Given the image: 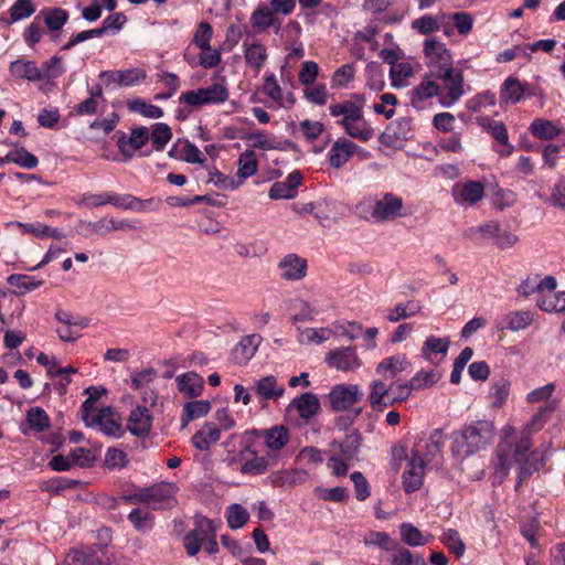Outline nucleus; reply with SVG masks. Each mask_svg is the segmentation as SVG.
Wrapping results in <instances>:
<instances>
[{
	"label": "nucleus",
	"mask_w": 565,
	"mask_h": 565,
	"mask_svg": "<svg viewBox=\"0 0 565 565\" xmlns=\"http://www.w3.org/2000/svg\"><path fill=\"white\" fill-rule=\"evenodd\" d=\"M494 426L489 420H476L451 435V454L460 460L486 449L493 440Z\"/></svg>",
	"instance_id": "obj_1"
},
{
	"label": "nucleus",
	"mask_w": 565,
	"mask_h": 565,
	"mask_svg": "<svg viewBox=\"0 0 565 565\" xmlns=\"http://www.w3.org/2000/svg\"><path fill=\"white\" fill-rule=\"evenodd\" d=\"M444 434L441 429H434L427 439H419L413 448H419V460L431 468L443 465Z\"/></svg>",
	"instance_id": "obj_2"
},
{
	"label": "nucleus",
	"mask_w": 565,
	"mask_h": 565,
	"mask_svg": "<svg viewBox=\"0 0 565 565\" xmlns=\"http://www.w3.org/2000/svg\"><path fill=\"white\" fill-rule=\"evenodd\" d=\"M194 524L195 527L188 532L183 539L184 548L190 556L196 555L206 539L216 534L215 523L203 515H195Z\"/></svg>",
	"instance_id": "obj_3"
},
{
	"label": "nucleus",
	"mask_w": 565,
	"mask_h": 565,
	"mask_svg": "<svg viewBox=\"0 0 565 565\" xmlns=\"http://www.w3.org/2000/svg\"><path fill=\"white\" fill-rule=\"evenodd\" d=\"M404 201L401 196L386 192L374 201L372 217L377 222H391L403 216Z\"/></svg>",
	"instance_id": "obj_4"
},
{
	"label": "nucleus",
	"mask_w": 565,
	"mask_h": 565,
	"mask_svg": "<svg viewBox=\"0 0 565 565\" xmlns=\"http://www.w3.org/2000/svg\"><path fill=\"white\" fill-rule=\"evenodd\" d=\"M431 76L436 79H440L444 84V88L447 92L448 102H443L444 106L449 107L454 103L458 102L463 95V75L458 68L450 67L446 70H439L438 73H431Z\"/></svg>",
	"instance_id": "obj_5"
},
{
	"label": "nucleus",
	"mask_w": 565,
	"mask_h": 565,
	"mask_svg": "<svg viewBox=\"0 0 565 565\" xmlns=\"http://www.w3.org/2000/svg\"><path fill=\"white\" fill-rule=\"evenodd\" d=\"M424 54L427 60L429 72L438 73L439 70L452 67L450 52L445 44L436 39H426L424 42Z\"/></svg>",
	"instance_id": "obj_6"
},
{
	"label": "nucleus",
	"mask_w": 565,
	"mask_h": 565,
	"mask_svg": "<svg viewBox=\"0 0 565 565\" xmlns=\"http://www.w3.org/2000/svg\"><path fill=\"white\" fill-rule=\"evenodd\" d=\"M420 454L419 448H412V457L403 473V486L407 493L415 492L423 486L426 465L419 460Z\"/></svg>",
	"instance_id": "obj_7"
},
{
	"label": "nucleus",
	"mask_w": 565,
	"mask_h": 565,
	"mask_svg": "<svg viewBox=\"0 0 565 565\" xmlns=\"http://www.w3.org/2000/svg\"><path fill=\"white\" fill-rule=\"evenodd\" d=\"M451 196L458 205H475L484 196V185L479 181L456 183L451 188Z\"/></svg>",
	"instance_id": "obj_8"
},
{
	"label": "nucleus",
	"mask_w": 565,
	"mask_h": 565,
	"mask_svg": "<svg viewBox=\"0 0 565 565\" xmlns=\"http://www.w3.org/2000/svg\"><path fill=\"white\" fill-rule=\"evenodd\" d=\"M326 362L331 367L345 372L358 370L362 365L355 347L331 350L326 356Z\"/></svg>",
	"instance_id": "obj_9"
},
{
	"label": "nucleus",
	"mask_w": 565,
	"mask_h": 565,
	"mask_svg": "<svg viewBox=\"0 0 565 565\" xmlns=\"http://www.w3.org/2000/svg\"><path fill=\"white\" fill-rule=\"evenodd\" d=\"M329 396L332 409L339 412L349 409L358 403L362 393L358 385L340 384L332 388Z\"/></svg>",
	"instance_id": "obj_10"
},
{
	"label": "nucleus",
	"mask_w": 565,
	"mask_h": 565,
	"mask_svg": "<svg viewBox=\"0 0 565 565\" xmlns=\"http://www.w3.org/2000/svg\"><path fill=\"white\" fill-rule=\"evenodd\" d=\"M534 321V313L530 310L510 311L495 320L498 331L518 332L526 329Z\"/></svg>",
	"instance_id": "obj_11"
},
{
	"label": "nucleus",
	"mask_w": 565,
	"mask_h": 565,
	"mask_svg": "<svg viewBox=\"0 0 565 565\" xmlns=\"http://www.w3.org/2000/svg\"><path fill=\"white\" fill-rule=\"evenodd\" d=\"M152 426V415L147 406H136L127 420V428L131 435L143 438L149 435Z\"/></svg>",
	"instance_id": "obj_12"
},
{
	"label": "nucleus",
	"mask_w": 565,
	"mask_h": 565,
	"mask_svg": "<svg viewBox=\"0 0 565 565\" xmlns=\"http://www.w3.org/2000/svg\"><path fill=\"white\" fill-rule=\"evenodd\" d=\"M98 426L100 431L107 436L119 437L122 434L118 415L111 407H104L92 417L90 427Z\"/></svg>",
	"instance_id": "obj_13"
},
{
	"label": "nucleus",
	"mask_w": 565,
	"mask_h": 565,
	"mask_svg": "<svg viewBox=\"0 0 565 565\" xmlns=\"http://www.w3.org/2000/svg\"><path fill=\"white\" fill-rule=\"evenodd\" d=\"M533 93L527 89V85L518 78L508 77L500 88V105L516 104L525 96H532Z\"/></svg>",
	"instance_id": "obj_14"
},
{
	"label": "nucleus",
	"mask_w": 565,
	"mask_h": 565,
	"mask_svg": "<svg viewBox=\"0 0 565 565\" xmlns=\"http://www.w3.org/2000/svg\"><path fill=\"white\" fill-rule=\"evenodd\" d=\"M258 438L264 439V444L271 451L281 450L289 441V429L282 425H275L268 429L254 430Z\"/></svg>",
	"instance_id": "obj_15"
},
{
	"label": "nucleus",
	"mask_w": 565,
	"mask_h": 565,
	"mask_svg": "<svg viewBox=\"0 0 565 565\" xmlns=\"http://www.w3.org/2000/svg\"><path fill=\"white\" fill-rule=\"evenodd\" d=\"M175 383L179 393L188 399L201 396L204 388L203 377L193 371L178 375Z\"/></svg>",
	"instance_id": "obj_16"
},
{
	"label": "nucleus",
	"mask_w": 565,
	"mask_h": 565,
	"mask_svg": "<svg viewBox=\"0 0 565 565\" xmlns=\"http://www.w3.org/2000/svg\"><path fill=\"white\" fill-rule=\"evenodd\" d=\"M411 363L405 354H395L383 359L376 365V373L384 380H396V376L409 367Z\"/></svg>",
	"instance_id": "obj_17"
},
{
	"label": "nucleus",
	"mask_w": 565,
	"mask_h": 565,
	"mask_svg": "<svg viewBox=\"0 0 565 565\" xmlns=\"http://www.w3.org/2000/svg\"><path fill=\"white\" fill-rule=\"evenodd\" d=\"M177 491L178 488L172 482H160L148 487L149 507L156 510L170 505Z\"/></svg>",
	"instance_id": "obj_18"
},
{
	"label": "nucleus",
	"mask_w": 565,
	"mask_h": 565,
	"mask_svg": "<svg viewBox=\"0 0 565 565\" xmlns=\"http://www.w3.org/2000/svg\"><path fill=\"white\" fill-rule=\"evenodd\" d=\"M105 553L102 548L85 547L67 554L65 565H109L104 561Z\"/></svg>",
	"instance_id": "obj_19"
},
{
	"label": "nucleus",
	"mask_w": 565,
	"mask_h": 565,
	"mask_svg": "<svg viewBox=\"0 0 565 565\" xmlns=\"http://www.w3.org/2000/svg\"><path fill=\"white\" fill-rule=\"evenodd\" d=\"M280 277L285 280H300L306 276L307 262L296 254H288L279 262Z\"/></svg>",
	"instance_id": "obj_20"
},
{
	"label": "nucleus",
	"mask_w": 565,
	"mask_h": 565,
	"mask_svg": "<svg viewBox=\"0 0 565 565\" xmlns=\"http://www.w3.org/2000/svg\"><path fill=\"white\" fill-rule=\"evenodd\" d=\"M149 140V131L146 127H138L132 129L129 137L121 136L118 141L120 152L130 158L135 151L141 149Z\"/></svg>",
	"instance_id": "obj_21"
},
{
	"label": "nucleus",
	"mask_w": 565,
	"mask_h": 565,
	"mask_svg": "<svg viewBox=\"0 0 565 565\" xmlns=\"http://www.w3.org/2000/svg\"><path fill=\"white\" fill-rule=\"evenodd\" d=\"M358 146L345 138H339L329 151V162L334 169L342 168L356 151Z\"/></svg>",
	"instance_id": "obj_22"
},
{
	"label": "nucleus",
	"mask_w": 565,
	"mask_h": 565,
	"mask_svg": "<svg viewBox=\"0 0 565 565\" xmlns=\"http://www.w3.org/2000/svg\"><path fill=\"white\" fill-rule=\"evenodd\" d=\"M386 381L387 380L382 377L380 380L372 381L370 384L369 402L374 411L382 412L390 407L388 401L391 399V383L387 384Z\"/></svg>",
	"instance_id": "obj_23"
},
{
	"label": "nucleus",
	"mask_w": 565,
	"mask_h": 565,
	"mask_svg": "<svg viewBox=\"0 0 565 565\" xmlns=\"http://www.w3.org/2000/svg\"><path fill=\"white\" fill-rule=\"evenodd\" d=\"M255 392L262 399L277 401L284 395L285 387L278 384L274 375H267L255 382Z\"/></svg>",
	"instance_id": "obj_24"
},
{
	"label": "nucleus",
	"mask_w": 565,
	"mask_h": 565,
	"mask_svg": "<svg viewBox=\"0 0 565 565\" xmlns=\"http://www.w3.org/2000/svg\"><path fill=\"white\" fill-rule=\"evenodd\" d=\"M262 338L258 334L244 337L233 350V359L237 364H245L256 353Z\"/></svg>",
	"instance_id": "obj_25"
},
{
	"label": "nucleus",
	"mask_w": 565,
	"mask_h": 565,
	"mask_svg": "<svg viewBox=\"0 0 565 565\" xmlns=\"http://www.w3.org/2000/svg\"><path fill=\"white\" fill-rule=\"evenodd\" d=\"M361 436L358 431H352L345 435L342 441L333 440L330 444L332 451L340 454L344 459L352 460L356 457L360 446H361Z\"/></svg>",
	"instance_id": "obj_26"
},
{
	"label": "nucleus",
	"mask_w": 565,
	"mask_h": 565,
	"mask_svg": "<svg viewBox=\"0 0 565 565\" xmlns=\"http://www.w3.org/2000/svg\"><path fill=\"white\" fill-rule=\"evenodd\" d=\"M329 111L332 117L342 116L338 124L352 120H362L363 115L362 106L356 105L352 100H343L338 104H331L329 106Z\"/></svg>",
	"instance_id": "obj_27"
},
{
	"label": "nucleus",
	"mask_w": 565,
	"mask_h": 565,
	"mask_svg": "<svg viewBox=\"0 0 565 565\" xmlns=\"http://www.w3.org/2000/svg\"><path fill=\"white\" fill-rule=\"evenodd\" d=\"M246 451L250 452L253 455V458L247 459L244 463H242L239 471L243 475H263L275 461L274 455L268 454L266 456L258 457L256 456V452L254 450H250V448H246Z\"/></svg>",
	"instance_id": "obj_28"
},
{
	"label": "nucleus",
	"mask_w": 565,
	"mask_h": 565,
	"mask_svg": "<svg viewBox=\"0 0 565 565\" xmlns=\"http://www.w3.org/2000/svg\"><path fill=\"white\" fill-rule=\"evenodd\" d=\"M221 437V431L211 423H205L202 429L192 436V444L199 450H209Z\"/></svg>",
	"instance_id": "obj_29"
},
{
	"label": "nucleus",
	"mask_w": 565,
	"mask_h": 565,
	"mask_svg": "<svg viewBox=\"0 0 565 565\" xmlns=\"http://www.w3.org/2000/svg\"><path fill=\"white\" fill-rule=\"evenodd\" d=\"M290 406L297 409L301 418L310 419L319 412L320 402L313 393L307 392L295 398Z\"/></svg>",
	"instance_id": "obj_30"
},
{
	"label": "nucleus",
	"mask_w": 565,
	"mask_h": 565,
	"mask_svg": "<svg viewBox=\"0 0 565 565\" xmlns=\"http://www.w3.org/2000/svg\"><path fill=\"white\" fill-rule=\"evenodd\" d=\"M244 56L248 66L259 72L265 65L268 54L265 45L262 43H247L244 42Z\"/></svg>",
	"instance_id": "obj_31"
},
{
	"label": "nucleus",
	"mask_w": 565,
	"mask_h": 565,
	"mask_svg": "<svg viewBox=\"0 0 565 565\" xmlns=\"http://www.w3.org/2000/svg\"><path fill=\"white\" fill-rule=\"evenodd\" d=\"M211 403L206 399L191 401L183 405L182 409V427H185L191 420L207 415L211 411Z\"/></svg>",
	"instance_id": "obj_32"
},
{
	"label": "nucleus",
	"mask_w": 565,
	"mask_h": 565,
	"mask_svg": "<svg viewBox=\"0 0 565 565\" xmlns=\"http://www.w3.org/2000/svg\"><path fill=\"white\" fill-rule=\"evenodd\" d=\"M6 162H13L24 169H34L39 160L33 153L21 147L10 150L3 159H0V167Z\"/></svg>",
	"instance_id": "obj_33"
},
{
	"label": "nucleus",
	"mask_w": 565,
	"mask_h": 565,
	"mask_svg": "<svg viewBox=\"0 0 565 565\" xmlns=\"http://www.w3.org/2000/svg\"><path fill=\"white\" fill-rule=\"evenodd\" d=\"M10 72L20 78H25L32 82H40L41 72L40 67L33 61H14L10 65Z\"/></svg>",
	"instance_id": "obj_34"
},
{
	"label": "nucleus",
	"mask_w": 565,
	"mask_h": 565,
	"mask_svg": "<svg viewBox=\"0 0 565 565\" xmlns=\"http://www.w3.org/2000/svg\"><path fill=\"white\" fill-rule=\"evenodd\" d=\"M435 77L431 76V72L425 75L424 79L418 84L412 92V102L425 100L431 98L439 93V85L435 82Z\"/></svg>",
	"instance_id": "obj_35"
},
{
	"label": "nucleus",
	"mask_w": 565,
	"mask_h": 565,
	"mask_svg": "<svg viewBox=\"0 0 565 565\" xmlns=\"http://www.w3.org/2000/svg\"><path fill=\"white\" fill-rule=\"evenodd\" d=\"M399 534L402 541L412 546H423L429 542L430 535L425 536L419 529L412 523H402L399 525Z\"/></svg>",
	"instance_id": "obj_36"
},
{
	"label": "nucleus",
	"mask_w": 565,
	"mask_h": 565,
	"mask_svg": "<svg viewBox=\"0 0 565 565\" xmlns=\"http://www.w3.org/2000/svg\"><path fill=\"white\" fill-rule=\"evenodd\" d=\"M547 459V451L536 449L532 451L525 459L524 463L521 467L520 471V480L527 478L534 471H537L540 468L544 467L545 461Z\"/></svg>",
	"instance_id": "obj_37"
},
{
	"label": "nucleus",
	"mask_w": 565,
	"mask_h": 565,
	"mask_svg": "<svg viewBox=\"0 0 565 565\" xmlns=\"http://www.w3.org/2000/svg\"><path fill=\"white\" fill-rule=\"evenodd\" d=\"M510 463V445L507 443H500L497 447V458L493 463L495 477L503 480L509 473Z\"/></svg>",
	"instance_id": "obj_38"
},
{
	"label": "nucleus",
	"mask_w": 565,
	"mask_h": 565,
	"mask_svg": "<svg viewBox=\"0 0 565 565\" xmlns=\"http://www.w3.org/2000/svg\"><path fill=\"white\" fill-rule=\"evenodd\" d=\"M257 167L255 152L253 150H245L238 158L237 177L239 182L237 184H242L245 179L254 175L257 172Z\"/></svg>",
	"instance_id": "obj_39"
},
{
	"label": "nucleus",
	"mask_w": 565,
	"mask_h": 565,
	"mask_svg": "<svg viewBox=\"0 0 565 565\" xmlns=\"http://www.w3.org/2000/svg\"><path fill=\"white\" fill-rule=\"evenodd\" d=\"M339 125L344 129L345 134H348L352 138L360 139L362 141H367L373 136V129L369 127L367 122L362 117V120H352L348 122H339Z\"/></svg>",
	"instance_id": "obj_40"
},
{
	"label": "nucleus",
	"mask_w": 565,
	"mask_h": 565,
	"mask_svg": "<svg viewBox=\"0 0 565 565\" xmlns=\"http://www.w3.org/2000/svg\"><path fill=\"white\" fill-rule=\"evenodd\" d=\"M110 77L120 86L129 87L141 83L146 78V73L140 68H134L111 73Z\"/></svg>",
	"instance_id": "obj_41"
},
{
	"label": "nucleus",
	"mask_w": 565,
	"mask_h": 565,
	"mask_svg": "<svg viewBox=\"0 0 565 565\" xmlns=\"http://www.w3.org/2000/svg\"><path fill=\"white\" fill-rule=\"evenodd\" d=\"M149 138L151 139L153 148L157 151H161L172 138L171 128L167 124H154L151 134H149Z\"/></svg>",
	"instance_id": "obj_42"
},
{
	"label": "nucleus",
	"mask_w": 565,
	"mask_h": 565,
	"mask_svg": "<svg viewBox=\"0 0 565 565\" xmlns=\"http://www.w3.org/2000/svg\"><path fill=\"white\" fill-rule=\"evenodd\" d=\"M44 22L49 30L58 31L68 20V13L61 8L45 9L42 11Z\"/></svg>",
	"instance_id": "obj_43"
},
{
	"label": "nucleus",
	"mask_w": 565,
	"mask_h": 565,
	"mask_svg": "<svg viewBox=\"0 0 565 565\" xmlns=\"http://www.w3.org/2000/svg\"><path fill=\"white\" fill-rule=\"evenodd\" d=\"M511 383L505 377H500L493 382L490 388V397L494 407H501L510 393Z\"/></svg>",
	"instance_id": "obj_44"
},
{
	"label": "nucleus",
	"mask_w": 565,
	"mask_h": 565,
	"mask_svg": "<svg viewBox=\"0 0 565 565\" xmlns=\"http://www.w3.org/2000/svg\"><path fill=\"white\" fill-rule=\"evenodd\" d=\"M537 306L546 312H565V291L542 297Z\"/></svg>",
	"instance_id": "obj_45"
},
{
	"label": "nucleus",
	"mask_w": 565,
	"mask_h": 565,
	"mask_svg": "<svg viewBox=\"0 0 565 565\" xmlns=\"http://www.w3.org/2000/svg\"><path fill=\"white\" fill-rule=\"evenodd\" d=\"M530 130L534 137L542 140L554 139L559 134V130L553 125V122L544 119H535L531 124Z\"/></svg>",
	"instance_id": "obj_46"
},
{
	"label": "nucleus",
	"mask_w": 565,
	"mask_h": 565,
	"mask_svg": "<svg viewBox=\"0 0 565 565\" xmlns=\"http://www.w3.org/2000/svg\"><path fill=\"white\" fill-rule=\"evenodd\" d=\"M390 391L391 399L388 401V404L390 406H393L405 402L411 396L413 387L411 386L409 381L402 382L399 380H393L391 381Z\"/></svg>",
	"instance_id": "obj_47"
},
{
	"label": "nucleus",
	"mask_w": 565,
	"mask_h": 565,
	"mask_svg": "<svg viewBox=\"0 0 565 565\" xmlns=\"http://www.w3.org/2000/svg\"><path fill=\"white\" fill-rule=\"evenodd\" d=\"M245 140L250 147L260 150H276L281 149L280 143L270 139L265 131H256L246 135Z\"/></svg>",
	"instance_id": "obj_48"
},
{
	"label": "nucleus",
	"mask_w": 565,
	"mask_h": 565,
	"mask_svg": "<svg viewBox=\"0 0 565 565\" xmlns=\"http://www.w3.org/2000/svg\"><path fill=\"white\" fill-rule=\"evenodd\" d=\"M41 79H55L60 77L64 72L65 67L61 56L54 55L50 60L45 61L40 67Z\"/></svg>",
	"instance_id": "obj_49"
},
{
	"label": "nucleus",
	"mask_w": 565,
	"mask_h": 565,
	"mask_svg": "<svg viewBox=\"0 0 565 565\" xmlns=\"http://www.w3.org/2000/svg\"><path fill=\"white\" fill-rule=\"evenodd\" d=\"M26 422L31 429L44 431L50 426V418L41 407H31L26 414Z\"/></svg>",
	"instance_id": "obj_50"
},
{
	"label": "nucleus",
	"mask_w": 565,
	"mask_h": 565,
	"mask_svg": "<svg viewBox=\"0 0 565 565\" xmlns=\"http://www.w3.org/2000/svg\"><path fill=\"white\" fill-rule=\"evenodd\" d=\"M420 310V307L414 301L406 303H398L393 309L388 310L387 320L391 322H398L402 319L413 317Z\"/></svg>",
	"instance_id": "obj_51"
},
{
	"label": "nucleus",
	"mask_w": 565,
	"mask_h": 565,
	"mask_svg": "<svg viewBox=\"0 0 565 565\" xmlns=\"http://www.w3.org/2000/svg\"><path fill=\"white\" fill-rule=\"evenodd\" d=\"M109 204L124 210H141V201L131 194L107 193Z\"/></svg>",
	"instance_id": "obj_52"
},
{
	"label": "nucleus",
	"mask_w": 565,
	"mask_h": 565,
	"mask_svg": "<svg viewBox=\"0 0 565 565\" xmlns=\"http://www.w3.org/2000/svg\"><path fill=\"white\" fill-rule=\"evenodd\" d=\"M227 524L231 529L237 530L243 527L249 520L248 512L239 504H232L227 508Z\"/></svg>",
	"instance_id": "obj_53"
},
{
	"label": "nucleus",
	"mask_w": 565,
	"mask_h": 565,
	"mask_svg": "<svg viewBox=\"0 0 565 565\" xmlns=\"http://www.w3.org/2000/svg\"><path fill=\"white\" fill-rule=\"evenodd\" d=\"M481 125L502 146H508L509 135L507 127L502 121L491 120L490 118H481Z\"/></svg>",
	"instance_id": "obj_54"
},
{
	"label": "nucleus",
	"mask_w": 565,
	"mask_h": 565,
	"mask_svg": "<svg viewBox=\"0 0 565 565\" xmlns=\"http://www.w3.org/2000/svg\"><path fill=\"white\" fill-rule=\"evenodd\" d=\"M441 542L450 552L456 554L457 557L462 556L466 551V545L460 539L457 530L449 529L444 532L441 535Z\"/></svg>",
	"instance_id": "obj_55"
},
{
	"label": "nucleus",
	"mask_w": 565,
	"mask_h": 565,
	"mask_svg": "<svg viewBox=\"0 0 565 565\" xmlns=\"http://www.w3.org/2000/svg\"><path fill=\"white\" fill-rule=\"evenodd\" d=\"M546 203L559 210H565V177H561L550 189Z\"/></svg>",
	"instance_id": "obj_56"
},
{
	"label": "nucleus",
	"mask_w": 565,
	"mask_h": 565,
	"mask_svg": "<svg viewBox=\"0 0 565 565\" xmlns=\"http://www.w3.org/2000/svg\"><path fill=\"white\" fill-rule=\"evenodd\" d=\"M128 108L131 111L141 114L143 117L158 119L163 116V110L152 104H147L141 99H134L128 103Z\"/></svg>",
	"instance_id": "obj_57"
},
{
	"label": "nucleus",
	"mask_w": 565,
	"mask_h": 565,
	"mask_svg": "<svg viewBox=\"0 0 565 565\" xmlns=\"http://www.w3.org/2000/svg\"><path fill=\"white\" fill-rule=\"evenodd\" d=\"M7 281L9 285L21 289L23 292L32 291L43 284L42 280L35 279L33 276L20 274L10 275Z\"/></svg>",
	"instance_id": "obj_58"
},
{
	"label": "nucleus",
	"mask_w": 565,
	"mask_h": 565,
	"mask_svg": "<svg viewBox=\"0 0 565 565\" xmlns=\"http://www.w3.org/2000/svg\"><path fill=\"white\" fill-rule=\"evenodd\" d=\"M317 498L324 501L332 502H344L348 500V491L344 487H334L331 489L323 488L318 486L313 490Z\"/></svg>",
	"instance_id": "obj_59"
},
{
	"label": "nucleus",
	"mask_w": 565,
	"mask_h": 565,
	"mask_svg": "<svg viewBox=\"0 0 565 565\" xmlns=\"http://www.w3.org/2000/svg\"><path fill=\"white\" fill-rule=\"evenodd\" d=\"M412 29L418 33L427 35L440 29V21L434 15H423L412 21Z\"/></svg>",
	"instance_id": "obj_60"
},
{
	"label": "nucleus",
	"mask_w": 565,
	"mask_h": 565,
	"mask_svg": "<svg viewBox=\"0 0 565 565\" xmlns=\"http://www.w3.org/2000/svg\"><path fill=\"white\" fill-rule=\"evenodd\" d=\"M390 75L394 87H403L404 81L413 75V66L408 62H399L391 66Z\"/></svg>",
	"instance_id": "obj_61"
},
{
	"label": "nucleus",
	"mask_w": 565,
	"mask_h": 565,
	"mask_svg": "<svg viewBox=\"0 0 565 565\" xmlns=\"http://www.w3.org/2000/svg\"><path fill=\"white\" fill-rule=\"evenodd\" d=\"M364 543L390 552L395 548L397 542L384 532L372 531L364 537Z\"/></svg>",
	"instance_id": "obj_62"
},
{
	"label": "nucleus",
	"mask_w": 565,
	"mask_h": 565,
	"mask_svg": "<svg viewBox=\"0 0 565 565\" xmlns=\"http://www.w3.org/2000/svg\"><path fill=\"white\" fill-rule=\"evenodd\" d=\"M152 515L141 509H134L128 514V521L134 525V527L138 531L150 530L153 525Z\"/></svg>",
	"instance_id": "obj_63"
},
{
	"label": "nucleus",
	"mask_w": 565,
	"mask_h": 565,
	"mask_svg": "<svg viewBox=\"0 0 565 565\" xmlns=\"http://www.w3.org/2000/svg\"><path fill=\"white\" fill-rule=\"evenodd\" d=\"M390 552H392L390 556L391 565H415L416 557H414L409 550L401 546L398 543Z\"/></svg>",
	"instance_id": "obj_64"
}]
</instances>
